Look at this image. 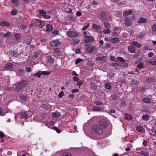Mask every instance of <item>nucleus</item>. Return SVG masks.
I'll list each match as a JSON object with an SVG mask.
<instances>
[{
  "label": "nucleus",
  "mask_w": 156,
  "mask_h": 156,
  "mask_svg": "<svg viewBox=\"0 0 156 156\" xmlns=\"http://www.w3.org/2000/svg\"><path fill=\"white\" fill-rule=\"evenodd\" d=\"M141 154L145 156H148L149 155V153L147 152L142 151L140 152Z\"/></svg>",
  "instance_id": "43"
},
{
  "label": "nucleus",
  "mask_w": 156,
  "mask_h": 156,
  "mask_svg": "<svg viewBox=\"0 0 156 156\" xmlns=\"http://www.w3.org/2000/svg\"><path fill=\"white\" fill-rule=\"evenodd\" d=\"M26 70L27 72H30L31 71V69L30 67H27L26 68Z\"/></svg>",
  "instance_id": "63"
},
{
  "label": "nucleus",
  "mask_w": 156,
  "mask_h": 156,
  "mask_svg": "<svg viewBox=\"0 0 156 156\" xmlns=\"http://www.w3.org/2000/svg\"><path fill=\"white\" fill-rule=\"evenodd\" d=\"M149 63L151 65H156V60L154 61H150Z\"/></svg>",
  "instance_id": "61"
},
{
  "label": "nucleus",
  "mask_w": 156,
  "mask_h": 156,
  "mask_svg": "<svg viewBox=\"0 0 156 156\" xmlns=\"http://www.w3.org/2000/svg\"><path fill=\"white\" fill-rule=\"evenodd\" d=\"M13 68L12 64L9 63L5 64V69L7 70H11Z\"/></svg>",
  "instance_id": "9"
},
{
  "label": "nucleus",
  "mask_w": 156,
  "mask_h": 156,
  "mask_svg": "<svg viewBox=\"0 0 156 156\" xmlns=\"http://www.w3.org/2000/svg\"><path fill=\"white\" fill-rule=\"evenodd\" d=\"M37 21L40 23L39 27H42L44 25V23L42 21L37 20Z\"/></svg>",
  "instance_id": "33"
},
{
  "label": "nucleus",
  "mask_w": 156,
  "mask_h": 156,
  "mask_svg": "<svg viewBox=\"0 0 156 156\" xmlns=\"http://www.w3.org/2000/svg\"><path fill=\"white\" fill-rule=\"evenodd\" d=\"M128 49L129 52L131 53H135V48L131 45L129 46L128 47Z\"/></svg>",
  "instance_id": "16"
},
{
  "label": "nucleus",
  "mask_w": 156,
  "mask_h": 156,
  "mask_svg": "<svg viewBox=\"0 0 156 156\" xmlns=\"http://www.w3.org/2000/svg\"><path fill=\"white\" fill-rule=\"evenodd\" d=\"M28 113V112L22 113L21 115V117L27 119L28 118L30 117L31 115Z\"/></svg>",
  "instance_id": "8"
},
{
  "label": "nucleus",
  "mask_w": 156,
  "mask_h": 156,
  "mask_svg": "<svg viewBox=\"0 0 156 156\" xmlns=\"http://www.w3.org/2000/svg\"><path fill=\"white\" fill-rule=\"evenodd\" d=\"M47 59L48 60V62L50 63L49 65L50 66H53L52 64L54 62V61L52 58L51 56H48L47 57Z\"/></svg>",
  "instance_id": "12"
},
{
  "label": "nucleus",
  "mask_w": 156,
  "mask_h": 156,
  "mask_svg": "<svg viewBox=\"0 0 156 156\" xmlns=\"http://www.w3.org/2000/svg\"><path fill=\"white\" fill-rule=\"evenodd\" d=\"M111 65L113 66H119V63H112L111 64Z\"/></svg>",
  "instance_id": "53"
},
{
  "label": "nucleus",
  "mask_w": 156,
  "mask_h": 156,
  "mask_svg": "<svg viewBox=\"0 0 156 156\" xmlns=\"http://www.w3.org/2000/svg\"><path fill=\"white\" fill-rule=\"evenodd\" d=\"M135 18V16L134 15H133L130 17H127L124 19L125 21L124 24L126 27H129L132 24V20H134Z\"/></svg>",
  "instance_id": "1"
},
{
  "label": "nucleus",
  "mask_w": 156,
  "mask_h": 156,
  "mask_svg": "<svg viewBox=\"0 0 156 156\" xmlns=\"http://www.w3.org/2000/svg\"><path fill=\"white\" fill-rule=\"evenodd\" d=\"M90 87L91 89L94 90L97 89V86L96 84L92 82L90 83Z\"/></svg>",
  "instance_id": "22"
},
{
  "label": "nucleus",
  "mask_w": 156,
  "mask_h": 156,
  "mask_svg": "<svg viewBox=\"0 0 156 156\" xmlns=\"http://www.w3.org/2000/svg\"><path fill=\"white\" fill-rule=\"evenodd\" d=\"M41 75H48L50 74V71H41Z\"/></svg>",
  "instance_id": "28"
},
{
  "label": "nucleus",
  "mask_w": 156,
  "mask_h": 156,
  "mask_svg": "<svg viewBox=\"0 0 156 156\" xmlns=\"http://www.w3.org/2000/svg\"><path fill=\"white\" fill-rule=\"evenodd\" d=\"M78 82L77 83V84L78 86H80V85H81L83 83V82L82 80H80V81L79 80L78 81Z\"/></svg>",
  "instance_id": "59"
},
{
  "label": "nucleus",
  "mask_w": 156,
  "mask_h": 156,
  "mask_svg": "<svg viewBox=\"0 0 156 156\" xmlns=\"http://www.w3.org/2000/svg\"><path fill=\"white\" fill-rule=\"evenodd\" d=\"M61 42L58 40H53L49 42L50 45L52 47H58L61 44Z\"/></svg>",
  "instance_id": "4"
},
{
  "label": "nucleus",
  "mask_w": 156,
  "mask_h": 156,
  "mask_svg": "<svg viewBox=\"0 0 156 156\" xmlns=\"http://www.w3.org/2000/svg\"><path fill=\"white\" fill-rule=\"evenodd\" d=\"M107 58V56H103L96 57L95 58V60L97 62H103L106 61Z\"/></svg>",
  "instance_id": "7"
},
{
  "label": "nucleus",
  "mask_w": 156,
  "mask_h": 156,
  "mask_svg": "<svg viewBox=\"0 0 156 156\" xmlns=\"http://www.w3.org/2000/svg\"><path fill=\"white\" fill-rule=\"evenodd\" d=\"M133 13V11L132 10L125 11L123 12V16L124 17L130 15Z\"/></svg>",
  "instance_id": "15"
},
{
  "label": "nucleus",
  "mask_w": 156,
  "mask_h": 156,
  "mask_svg": "<svg viewBox=\"0 0 156 156\" xmlns=\"http://www.w3.org/2000/svg\"><path fill=\"white\" fill-rule=\"evenodd\" d=\"M83 61V60L80 58H77L75 61V63L76 64H77L79 62Z\"/></svg>",
  "instance_id": "46"
},
{
  "label": "nucleus",
  "mask_w": 156,
  "mask_h": 156,
  "mask_svg": "<svg viewBox=\"0 0 156 156\" xmlns=\"http://www.w3.org/2000/svg\"><path fill=\"white\" fill-rule=\"evenodd\" d=\"M52 116L54 118L59 116L60 115V114L56 112H53L52 113Z\"/></svg>",
  "instance_id": "39"
},
{
  "label": "nucleus",
  "mask_w": 156,
  "mask_h": 156,
  "mask_svg": "<svg viewBox=\"0 0 156 156\" xmlns=\"http://www.w3.org/2000/svg\"><path fill=\"white\" fill-rule=\"evenodd\" d=\"M5 136L4 133L2 132H0V142L3 143L4 142V140L3 139Z\"/></svg>",
  "instance_id": "17"
},
{
  "label": "nucleus",
  "mask_w": 156,
  "mask_h": 156,
  "mask_svg": "<svg viewBox=\"0 0 156 156\" xmlns=\"http://www.w3.org/2000/svg\"><path fill=\"white\" fill-rule=\"evenodd\" d=\"M39 12L41 14V16H42V15H45L46 14V11L43 9L39 10Z\"/></svg>",
  "instance_id": "38"
},
{
  "label": "nucleus",
  "mask_w": 156,
  "mask_h": 156,
  "mask_svg": "<svg viewBox=\"0 0 156 156\" xmlns=\"http://www.w3.org/2000/svg\"><path fill=\"white\" fill-rule=\"evenodd\" d=\"M53 129L56 130L58 133H61V131L58 129V128L56 126L53 127Z\"/></svg>",
  "instance_id": "52"
},
{
  "label": "nucleus",
  "mask_w": 156,
  "mask_h": 156,
  "mask_svg": "<svg viewBox=\"0 0 156 156\" xmlns=\"http://www.w3.org/2000/svg\"><path fill=\"white\" fill-rule=\"evenodd\" d=\"M99 126L102 129L105 128L107 126V123L105 120L103 119L101 120L98 123Z\"/></svg>",
  "instance_id": "6"
},
{
  "label": "nucleus",
  "mask_w": 156,
  "mask_h": 156,
  "mask_svg": "<svg viewBox=\"0 0 156 156\" xmlns=\"http://www.w3.org/2000/svg\"><path fill=\"white\" fill-rule=\"evenodd\" d=\"M103 132L102 129L98 125H95L92 127V132L93 133H97L98 134H101Z\"/></svg>",
  "instance_id": "2"
},
{
  "label": "nucleus",
  "mask_w": 156,
  "mask_h": 156,
  "mask_svg": "<svg viewBox=\"0 0 156 156\" xmlns=\"http://www.w3.org/2000/svg\"><path fill=\"white\" fill-rule=\"evenodd\" d=\"M68 36L70 37H74L77 36L78 35V34L74 31H73L69 30L67 33Z\"/></svg>",
  "instance_id": "5"
},
{
  "label": "nucleus",
  "mask_w": 156,
  "mask_h": 156,
  "mask_svg": "<svg viewBox=\"0 0 156 156\" xmlns=\"http://www.w3.org/2000/svg\"><path fill=\"white\" fill-rule=\"evenodd\" d=\"M27 83L26 80H23L20 83H18L16 86V90L20 91L22 89L24 88L27 85Z\"/></svg>",
  "instance_id": "3"
},
{
  "label": "nucleus",
  "mask_w": 156,
  "mask_h": 156,
  "mask_svg": "<svg viewBox=\"0 0 156 156\" xmlns=\"http://www.w3.org/2000/svg\"><path fill=\"white\" fill-rule=\"evenodd\" d=\"M117 61L124 62H125V60L123 58L119 57H117L116 58Z\"/></svg>",
  "instance_id": "31"
},
{
  "label": "nucleus",
  "mask_w": 156,
  "mask_h": 156,
  "mask_svg": "<svg viewBox=\"0 0 156 156\" xmlns=\"http://www.w3.org/2000/svg\"><path fill=\"white\" fill-rule=\"evenodd\" d=\"M156 134V130H153L152 131V133L151 135L153 136H155Z\"/></svg>",
  "instance_id": "64"
},
{
  "label": "nucleus",
  "mask_w": 156,
  "mask_h": 156,
  "mask_svg": "<svg viewBox=\"0 0 156 156\" xmlns=\"http://www.w3.org/2000/svg\"><path fill=\"white\" fill-rule=\"evenodd\" d=\"M73 79L74 81L76 82L78 81L79 80V79L76 76H74L73 77Z\"/></svg>",
  "instance_id": "58"
},
{
  "label": "nucleus",
  "mask_w": 156,
  "mask_h": 156,
  "mask_svg": "<svg viewBox=\"0 0 156 156\" xmlns=\"http://www.w3.org/2000/svg\"><path fill=\"white\" fill-rule=\"evenodd\" d=\"M93 109L94 111H101L102 109L97 107H93Z\"/></svg>",
  "instance_id": "40"
},
{
  "label": "nucleus",
  "mask_w": 156,
  "mask_h": 156,
  "mask_svg": "<svg viewBox=\"0 0 156 156\" xmlns=\"http://www.w3.org/2000/svg\"><path fill=\"white\" fill-rule=\"evenodd\" d=\"M94 48H95L94 47H90L86 49V51L88 53L91 52L93 51Z\"/></svg>",
  "instance_id": "18"
},
{
  "label": "nucleus",
  "mask_w": 156,
  "mask_h": 156,
  "mask_svg": "<svg viewBox=\"0 0 156 156\" xmlns=\"http://www.w3.org/2000/svg\"><path fill=\"white\" fill-rule=\"evenodd\" d=\"M104 25L105 27L107 29H109L111 27V25L109 23L105 22L104 23Z\"/></svg>",
  "instance_id": "27"
},
{
  "label": "nucleus",
  "mask_w": 156,
  "mask_h": 156,
  "mask_svg": "<svg viewBox=\"0 0 156 156\" xmlns=\"http://www.w3.org/2000/svg\"><path fill=\"white\" fill-rule=\"evenodd\" d=\"M61 156H71L69 153H63Z\"/></svg>",
  "instance_id": "57"
},
{
  "label": "nucleus",
  "mask_w": 156,
  "mask_h": 156,
  "mask_svg": "<svg viewBox=\"0 0 156 156\" xmlns=\"http://www.w3.org/2000/svg\"><path fill=\"white\" fill-rule=\"evenodd\" d=\"M144 64L143 62H141L138 64L137 65V67L139 68H141L144 67Z\"/></svg>",
  "instance_id": "42"
},
{
  "label": "nucleus",
  "mask_w": 156,
  "mask_h": 156,
  "mask_svg": "<svg viewBox=\"0 0 156 156\" xmlns=\"http://www.w3.org/2000/svg\"><path fill=\"white\" fill-rule=\"evenodd\" d=\"M115 73H109L108 74V77L111 79L113 77H114L115 76Z\"/></svg>",
  "instance_id": "37"
},
{
  "label": "nucleus",
  "mask_w": 156,
  "mask_h": 156,
  "mask_svg": "<svg viewBox=\"0 0 156 156\" xmlns=\"http://www.w3.org/2000/svg\"><path fill=\"white\" fill-rule=\"evenodd\" d=\"M64 95V92L63 91H61L59 92L58 95V97L59 98H62Z\"/></svg>",
  "instance_id": "51"
},
{
  "label": "nucleus",
  "mask_w": 156,
  "mask_h": 156,
  "mask_svg": "<svg viewBox=\"0 0 156 156\" xmlns=\"http://www.w3.org/2000/svg\"><path fill=\"white\" fill-rule=\"evenodd\" d=\"M152 126L155 128H156V121H154L152 123Z\"/></svg>",
  "instance_id": "60"
},
{
  "label": "nucleus",
  "mask_w": 156,
  "mask_h": 156,
  "mask_svg": "<svg viewBox=\"0 0 156 156\" xmlns=\"http://www.w3.org/2000/svg\"><path fill=\"white\" fill-rule=\"evenodd\" d=\"M20 98L21 99L24 100H26L28 99V98L26 96L23 95L20 96Z\"/></svg>",
  "instance_id": "45"
},
{
  "label": "nucleus",
  "mask_w": 156,
  "mask_h": 156,
  "mask_svg": "<svg viewBox=\"0 0 156 156\" xmlns=\"http://www.w3.org/2000/svg\"><path fill=\"white\" fill-rule=\"evenodd\" d=\"M133 44L135 46L138 48H140L141 46V44L139 43L138 42L134 41L133 42Z\"/></svg>",
  "instance_id": "21"
},
{
  "label": "nucleus",
  "mask_w": 156,
  "mask_h": 156,
  "mask_svg": "<svg viewBox=\"0 0 156 156\" xmlns=\"http://www.w3.org/2000/svg\"><path fill=\"white\" fill-rule=\"evenodd\" d=\"M152 30L153 32L156 31V24L153 25L152 26Z\"/></svg>",
  "instance_id": "48"
},
{
  "label": "nucleus",
  "mask_w": 156,
  "mask_h": 156,
  "mask_svg": "<svg viewBox=\"0 0 156 156\" xmlns=\"http://www.w3.org/2000/svg\"><path fill=\"white\" fill-rule=\"evenodd\" d=\"M119 41V39L117 37L112 38L110 40L111 42L112 43H115L117 42H118Z\"/></svg>",
  "instance_id": "26"
},
{
  "label": "nucleus",
  "mask_w": 156,
  "mask_h": 156,
  "mask_svg": "<svg viewBox=\"0 0 156 156\" xmlns=\"http://www.w3.org/2000/svg\"><path fill=\"white\" fill-rule=\"evenodd\" d=\"M11 54L12 55H13L15 56L17 54V52L16 51H13L11 52Z\"/></svg>",
  "instance_id": "56"
},
{
  "label": "nucleus",
  "mask_w": 156,
  "mask_h": 156,
  "mask_svg": "<svg viewBox=\"0 0 156 156\" xmlns=\"http://www.w3.org/2000/svg\"><path fill=\"white\" fill-rule=\"evenodd\" d=\"M143 101L144 102L147 103H150L151 102V100L148 98H144L143 100Z\"/></svg>",
  "instance_id": "29"
},
{
  "label": "nucleus",
  "mask_w": 156,
  "mask_h": 156,
  "mask_svg": "<svg viewBox=\"0 0 156 156\" xmlns=\"http://www.w3.org/2000/svg\"><path fill=\"white\" fill-rule=\"evenodd\" d=\"M41 71H39L37 73H35L34 74V76H38V77H40V75H41Z\"/></svg>",
  "instance_id": "49"
},
{
  "label": "nucleus",
  "mask_w": 156,
  "mask_h": 156,
  "mask_svg": "<svg viewBox=\"0 0 156 156\" xmlns=\"http://www.w3.org/2000/svg\"><path fill=\"white\" fill-rule=\"evenodd\" d=\"M103 31L104 34H110L111 32V31L109 29H104Z\"/></svg>",
  "instance_id": "35"
},
{
  "label": "nucleus",
  "mask_w": 156,
  "mask_h": 156,
  "mask_svg": "<svg viewBox=\"0 0 156 156\" xmlns=\"http://www.w3.org/2000/svg\"><path fill=\"white\" fill-rule=\"evenodd\" d=\"M92 27L96 30H100L101 29L100 27L96 24H93L92 25Z\"/></svg>",
  "instance_id": "24"
},
{
  "label": "nucleus",
  "mask_w": 156,
  "mask_h": 156,
  "mask_svg": "<svg viewBox=\"0 0 156 156\" xmlns=\"http://www.w3.org/2000/svg\"><path fill=\"white\" fill-rule=\"evenodd\" d=\"M42 16H43L45 19H49L51 18V16L48 15H42Z\"/></svg>",
  "instance_id": "55"
},
{
  "label": "nucleus",
  "mask_w": 156,
  "mask_h": 156,
  "mask_svg": "<svg viewBox=\"0 0 156 156\" xmlns=\"http://www.w3.org/2000/svg\"><path fill=\"white\" fill-rule=\"evenodd\" d=\"M147 21V19L144 17H140L139 19L138 22L139 23H145Z\"/></svg>",
  "instance_id": "14"
},
{
  "label": "nucleus",
  "mask_w": 156,
  "mask_h": 156,
  "mask_svg": "<svg viewBox=\"0 0 156 156\" xmlns=\"http://www.w3.org/2000/svg\"><path fill=\"white\" fill-rule=\"evenodd\" d=\"M105 86L107 89L110 90L111 88V86L109 83H106L105 84Z\"/></svg>",
  "instance_id": "36"
},
{
  "label": "nucleus",
  "mask_w": 156,
  "mask_h": 156,
  "mask_svg": "<svg viewBox=\"0 0 156 156\" xmlns=\"http://www.w3.org/2000/svg\"><path fill=\"white\" fill-rule=\"evenodd\" d=\"M111 97L114 100H117L118 98L117 95L115 94L112 95Z\"/></svg>",
  "instance_id": "44"
},
{
  "label": "nucleus",
  "mask_w": 156,
  "mask_h": 156,
  "mask_svg": "<svg viewBox=\"0 0 156 156\" xmlns=\"http://www.w3.org/2000/svg\"><path fill=\"white\" fill-rule=\"evenodd\" d=\"M89 25L90 23H87L86 25H85L82 28V30H85L87 28L89 27Z\"/></svg>",
  "instance_id": "41"
},
{
  "label": "nucleus",
  "mask_w": 156,
  "mask_h": 156,
  "mask_svg": "<svg viewBox=\"0 0 156 156\" xmlns=\"http://www.w3.org/2000/svg\"><path fill=\"white\" fill-rule=\"evenodd\" d=\"M17 11L15 9H13L11 12V14L12 16L15 15L17 13Z\"/></svg>",
  "instance_id": "54"
},
{
  "label": "nucleus",
  "mask_w": 156,
  "mask_h": 156,
  "mask_svg": "<svg viewBox=\"0 0 156 156\" xmlns=\"http://www.w3.org/2000/svg\"><path fill=\"white\" fill-rule=\"evenodd\" d=\"M0 24L1 26H9L10 24L7 22L5 21H2L0 23Z\"/></svg>",
  "instance_id": "19"
},
{
  "label": "nucleus",
  "mask_w": 156,
  "mask_h": 156,
  "mask_svg": "<svg viewBox=\"0 0 156 156\" xmlns=\"http://www.w3.org/2000/svg\"><path fill=\"white\" fill-rule=\"evenodd\" d=\"M15 37L16 39L18 40L20 37V34L19 33L16 34H15Z\"/></svg>",
  "instance_id": "47"
},
{
  "label": "nucleus",
  "mask_w": 156,
  "mask_h": 156,
  "mask_svg": "<svg viewBox=\"0 0 156 156\" xmlns=\"http://www.w3.org/2000/svg\"><path fill=\"white\" fill-rule=\"evenodd\" d=\"M125 118L127 120H130L133 119L131 115H129L127 113H126L125 114Z\"/></svg>",
  "instance_id": "20"
},
{
  "label": "nucleus",
  "mask_w": 156,
  "mask_h": 156,
  "mask_svg": "<svg viewBox=\"0 0 156 156\" xmlns=\"http://www.w3.org/2000/svg\"><path fill=\"white\" fill-rule=\"evenodd\" d=\"M119 66L123 67L126 68H127L128 67L127 64L126 63H119Z\"/></svg>",
  "instance_id": "32"
},
{
  "label": "nucleus",
  "mask_w": 156,
  "mask_h": 156,
  "mask_svg": "<svg viewBox=\"0 0 156 156\" xmlns=\"http://www.w3.org/2000/svg\"><path fill=\"white\" fill-rule=\"evenodd\" d=\"M136 130L139 132L143 133L144 131V128L141 126H137L136 127Z\"/></svg>",
  "instance_id": "13"
},
{
  "label": "nucleus",
  "mask_w": 156,
  "mask_h": 156,
  "mask_svg": "<svg viewBox=\"0 0 156 156\" xmlns=\"http://www.w3.org/2000/svg\"><path fill=\"white\" fill-rule=\"evenodd\" d=\"M142 118L145 120L147 121L149 119V116L148 115H143Z\"/></svg>",
  "instance_id": "34"
},
{
  "label": "nucleus",
  "mask_w": 156,
  "mask_h": 156,
  "mask_svg": "<svg viewBox=\"0 0 156 156\" xmlns=\"http://www.w3.org/2000/svg\"><path fill=\"white\" fill-rule=\"evenodd\" d=\"M11 2L16 7L18 6L19 4V1L18 0H12Z\"/></svg>",
  "instance_id": "23"
},
{
  "label": "nucleus",
  "mask_w": 156,
  "mask_h": 156,
  "mask_svg": "<svg viewBox=\"0 0 156 156\" xmlns=\"http://www.w3.org/2000/svg\"><path fill=\"white\" fill-rule=\"evenodd\" d=\"M11 34V33L9 31H7L6 33L4 34V36L6 37H9Z\"/></svg>",
  "instance_id": "50"
},
{
  "label": "nucleus",
  "mask_w": 156,
  "mask_h": 156,
  "mask_svg": "<svg viewBox=\"0 0 156 156\" xmlns=\"http://www.w3.org/2000/svg\"><path fill=\"white\" fill-rule=\"evenodd\" d=\"M95 104L96 105H100L102 104V103L101 102H100V101H96L95 102Z\"/></svg>",
  "instance_id": "62"
},
{
  "label": "nucleus",
  "mask_w": 156,
  "mask_h": 156,
  "mask_svg": "<svg viewBox=\"0 0 156 156\" xmlns=\"http://www.w3.org/2000/svg\"><path fill=\"white\" fill-rule=\"evenodd\" d=\"M46 26L47 27V31H48L49 32L51 31V30H52L53 29H52V27L51 26V25L50 24H48L46 25Z\"/></svg>",
  "instance_id": "25"
},
{
  "label": "nucleus",
  "mask_w": 156,
  "mask_h": 156,
  "mask_svg": "<svg viewBox=\"0 0 156 156\" xmlns=\"http://www.w3.org/2000/svg\"><path fill=\"white\" fill-rule=\"evenodd\" d=\"M31 41V38H28L24 40L23 42H24L28 45L30 44Z\"/></svg>",
  "instance_id": "30"
},
{
  "label": "nucleus",
  "mask_w": 156,
  "mask_h": 156,
  "mask_svg": "<svg viewBox=\"0 0 156 156\" xmlns=\"http://www.w3.org/2000/svg\"><path fill=\"white\" fill-rule=\"evenodd\" d=\"M101 16V21H107V17H106L105 13L104 12H101L100 14Z\"/></svg>",
  "instance_id": "10"
},
{
  "label": "nucleus",
  "mask_w": 156,
  "mask_h": 156,
  "mask_svg": "<svg viewBox=\"0 0 156 156\" xmlns=\"http://www.w3.org/2000/svg\"><path fill=\"white\" fill-rule=\"evenodd\" d=\"M88 39L85 40L84 42L85 43H88L89 42H93L94 41V38L92 36L89 37H88Z\"/></svg>",
  "instance_id": "11"
}]
</instances>
